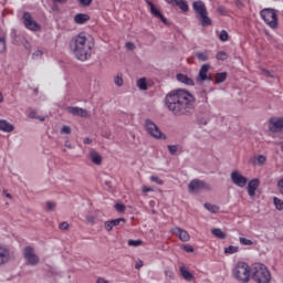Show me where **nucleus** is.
I'll return each instance as SVG.
<instances>
[{"label": "nucleus", "mask_w": 283, "mask_h": 283, "mask_svg": "<svg viewBox=\"0 0 283 283\" xmlns=\"http://www.w3.org/2000/svg\"><path fill=\"white\" fill-rule=\"evenodd\" d=\"M196 98L186 90L179 88L168 93L165 97V105L175 116H185L193 109Z\"/></svg>", "instance_id": "1"}, {"label": "nucleus", "mask_w": 283, "mask_h": 283, "mask_svg": "<svg viewBox=\"0 0 283 283\" xmlns=\"http://www.w3.org/2000/svg\"><path fill=\"white\" fill-rule=\"evenodd\" d=\"M93 49L94 42L85 33H80L71 40V50L78 61H87Z\"/></svg>", "instance_id": "2"}, {"label": "nucleus", "mask_w": 283, "mask_h": 283, "mask_svg": "<svg viewBox=\"0 0 283 283\" xmlns=\"http://www.w3.org/2000/svg\"><path fill=\"white\" fill-rule=\"evenodd\" d=\"M232 277L240 283L251 282V266L244 261H239L232 268Z\"/></svg>", "instance_id": "3"}, {"label": "nucleus", "mask_w": 283, "mask_h": 283, "mask_svg": "<svg viewBox=\"0 0 283 283\" xmlns=\"http://www.w3.org/2000/svg\"><path fill=\"white\" fill-rule=\"evenodd\" d=\"M251 277L256 283H271V271L262 263H254L251 266Z\"/></svg>", "instance_id": "4"}, {"label": "nucleus", "mask_w": 283, "mask_h": 283, "mask_svg": "<svg viewBox=\"0 0 283 283\" xmlns=\"http://www.w3.org/2000/svg\"><path fill=\"white\" fill-rule=\"evenodd\" d=\"M192 10L196 12L197 19L202 28L211 25L212 21L211 18H209V11H207V4H205V1L197 0L192 2Z\"/></svg>", "instance_id": "5"}, {"label": "nucleus", "mask_w": 283, "mask_h": 283, "mask_svg": "<svg viewBox=\"0 0 283 283\" xmlns=\"http://www.w3.org/2000/svg\"><path fill=\"white\" fill-rule=\"evenodd\" d=\"M260 15L271 30H277L280 23L277 20V11H275V9H263L260 12Z\"/></svg>", "instance_id": "6"}, {"label": "nucleus", "mask_w": 283, "mask_h": 283, "mask_svg": "<svg viewBox=\"0 0 283 283\" xmlns=\"http://www.w3.org/2000/svg\"><path fill=\"white\" fill-rule=\"evenodd\" d=\"M145 127H146V132L153 138L163 139V140H165L167 138V136H165V134H163L160 128L154 122H151V119H147L145 122Z\"/></svg>", "instance_id": "7"}, {"label": "nucleus", "mask_w": 283, "mask_h": 283, "mask_svg": "<svg viewBox=\"0 0 283 283\" xmlns=\"http://www.w3.org/2000/svg\"><path fill=\"white\" fill-rule=\"evenodd\" d=\"M23 255L27 260V264H29L30 266H36V264H39L40 262L39 255L34 253V248L30 245L24 248Z\"/></svg>", "instance_id": "8"}, {"label": "nucleus", "mask_w": 283, "mask_h": 283, "mask_svg": "<svg viewBox=\"0 0 283 283\" xmlns=\"http://www.w3.org/2000/svg\"><path fill=\"white\" fill-rule=\"evenodd\" d=\"M23 23L25 29L31 30V32H39V30H41V24L36 23V21L32 19V14H30V12H24Z\"/></svg>", "instance_id": "9"}, {"label": "nucleus", "mask_w": 283, "mask_h": 283, "mask_svg": "<svg viewBox=\"0 0 283 283\" xmlns=\"http://www.w3.org/2000/svg\"><path fill=\"white\" fill-rule=\"evenodd\" d=\"M231 180L233 185H235L237 187H240L241 189L247 187V182H249V179L242 176L241 172L238 170H234L231 172Z\"/></svg>", "instance_id": "10"}, {"label": "nucleus", "mask_w": 283, "mask_h": 283, "mask_svg": "<svg viewBox=\"0 0 283 283\" xmlns=\"http://www.w3.org/2000/svg\"><path fill=\"white\" fill-rule=\"evenodd\" d=\"M12 260V250L7 245L0 244V266H4Z\"/></svg>", "instance_id": "11"}, {"label": "nucleus", "mask_w": 283, "mask_h": 283, "mask_svg": "<svg viewBox=\"0 0 283 283\" xmlns=\"http://www.w3.org/2000/svg\"><path fill=\"white\" fill-rule=\"evenodd\" d=\"M269 129L274 134L282 132L283 129V117H271L269 120Z\"/></svg>", "instance_id": "12"}, {"label": "nucleus", "mask_w": 283, "mask_h": 283, "mask_svg": "<svg viewBox=\"0 0 283 283\" xmlns=\"http://www.w3.org/2000/svg\"><path fill=\"white\" fill-rule=\"evenodd\" d=\"M201 189H209V186L200 179H195L188 185V191L190 193H196L198 191H201Z\"/></svg>", "instance_id": "13"}, {"label": "nucleus", "mask_w": 283, "mask_h": 283, "mask_svg": "<svg viewBox=\"0 0 283 283\" xmlns=\"http://www.w3.org/2000/svg\"><path fill=\"white\" fill-rule=\"evenodd\" d=\"M170 233L172 235H176L177 238H179V240L181 242H189V240H191V235H189V232H187V230L180 228V227H175L170 230Z\"/></svg>", "instance_id": "14"}, {"label": "nucleus", "mask_w": 283, "mask_h": 283, "mask_svg": "<svg viewBox=\"0 0 283 283\" xmlns=\"http://www.w3.org/2000/svg\"><path fill=\"white\" fill-rule=\"evenodd\" d=\"M211 65L203 64L197 75V83H205V81H211V75H209V70Z\"/></svg>", "instance_id": "15"}, {"label": "nucleus", "mask_w": 283, "mask_h": 283, "mask_svg": "<svg viewBox=\"0 0 283 283\" xmlns=\"http://www.w3.org/2000/svg\"><path fill=\"white\" fill-rule=\"evenodd\" d=\"M146 3L149 7V10H150V13L153 14V17H156V19H160V21H163L167 25V18H165V15H163L160 10H158V8H156V6H154V2L147 0Z\"/></svg>", "instance_id": "16"}, {"label": "nucleus", "mask_w": 283, "mask_h": 283, "mask_svg": "<svg viewBox=\"0 0 283 283\" xmlns=\"http://www.w3.org/2000/svg\"><path fill=\"white\" fill-rule=\"evenodd\" d=\"M67 112L69 114H73V116H81L82 118H87V111L83 108L70 106L67 107Z\"/></svg>", "instance_id": "17"}, {"label": "nucleus", "mask_w": 283, "mask_h": 283, "mask_svg": "<svg viewBox=\"0 0 283 283\" xmlns=\"http://www.w3.org/2000/svg\"><path fill=\"white\" fill-rule=\"evenodd\" d=\"M266 164V156L264 155H254L250 158V165L262 167Z\"/></svg>", "instance_id": "18"}, {"label": "nucleus", "mask_w": 283, "mask_h": 283, "mask_svg": "<svg viewBox=\"0 0 283 283\" xmlns=\"http://www.w3.org/2000/svg\"><path fill=\"white\" fill-rule=\"evenodd\" d=\"M259 187H260V180H258V179L250 180V182L248 185V193H249V196H251V198H253V196H255V191L258 190Z\"/></svg>", "instance_id": "19"}, {"label": "nucleus", "mask_w": 283, "mask_h": 283, "mask_svg": "<svg viewBox=\"0 0 283 283\" xmlns=\"http://www.w3.org/2000/svg\"><path fill=\"white\" fill-rule=\"evenodd\" d=\"M0 132L10 134V133L14 132V126L12 124H10L8 120L0 119Z\"/></svg>", "instance_id": "20"}, {"label": "nucleus", "mask_w": 283, "mask_h": 283, "mask_svg": "<svg viewBox=\"0 0 283 283\" xmlns=\"http://www.w3.org/2000/svg\"><path fill=\"white\" fill-rule=\"evenodd\" d=\"M90 21V15L87 13H77L74 17V22L77 23V25H83Z\"/></svg>", "instance_id": "21"}, {"label": "nucleus", "mask_w": 283, "mask_h": 283, "mask_svg": "<svg viewBox=\"0 0 283 283\" xmlns=\"http://www.w3.org/2000/svg\"><path fill=\"white\" fill-rule=\"evenodd\" d=\"M179 271H180L181 277H184L186 282H191V280H193V274L189 272V269H187V266L180 265Z\"/></svg>", "instance_id": "22"}, {"label": "nucleus", "mask_w": 283, "mask_h": 283, "mask_svg": "<svg viewBox=\"0 0 283 283\" xmlns=\"http://www.w3.org/2000/svg\"><path fill=\"white\" fill-rule=\"evenodd\" d=\"M177 81H179V83H184L185 85H190V86L195 85L191 77H189L182 73L177 74Z\"/></svg>", "instance_id": "23"}, {"label": "nucleus", "mask_w": 283, "mask_h": 283, "mask_svg": "<svg viewBox=\"0 0 283 283\" xmlns=\"http://www.w3.org/2000/svg\"><path fill=\"white\" fill-rule=\"evenodd\" d=\"M211 233H212V235H214V238H218L219 240L227 239V233L224 231H222V229H220V228L212 229Z\"/></svg>", "instance_id": "24"}, {"label": "nucleus", "mask_w": 283, "mask_h": 283, "mask_svg": "<svg viewBox=\"0 0 283 283\" xmlns=\"http://www.w3.org/2000/svg\"><path fill=\"white\" fill-rule=\"evenodd\" d=\"M91 160L94 165H101L103 163V157L96 151H91Z\"/></svg>", "instance_id": "25"}, {"label": "nucleus", "mask_w": 283, "mask_h": 283, "mask_svg": "<svg viewBox=\"0 0 283 283\" xmlns=\"http://www.w3.org/2000/svg\"><path fill=\"white\" fill-rule=\"evenodd\" d=\"M175 6H178L181 12H189V4L187 3V0H177Z\"/></svg>", "instance_id": "26"}, {"label": "nucleus", "mask_w": 283, "mask_h": 283, "mask_svg": "<svg viewBox=\"0 0 283 283\" xmlns=\"http://www.w3.org/2000/svg\"><path fill=\"white\" fill-rule=\"evenodd\" d=\"M195 56L198 59V61H201L205 63L209 59V51H198Z\"/></svg>", "instance_id": "27"}, {"label": "nucleus", "mask_w": 283, "mask_h": 283, "mask_svg": "<svg viewBox=\"0 0 283 283\" xmlns=\"http://www.w3.org/2000/svg\"><path fill=\"white\" fill-rule=\"evenodd\" d=\"M214 81L217 84L224 83V81H227V72L217 73L214 75Z\"/></svg>", "instance_id": "28"}, {"label": "nucleus", "mask_w": 283, "mask_h": 283, "mask_svg": "<svg viewBox=\"0 0 283 283\" xmlns=\"http://www.w3.org/2000/svg\"><path fill=\"white\" fill-rule=\"evenodd\" d=\"M205 209H207V211H210V213H218V211H220V207L212 203H205Z\"/></svg>", "instance_id": "29"}, {"label": "nucleus", "mask_w": 283, "mask_h": 283, "mask_svg": "<svg viewBox=\"0 0 283 283\" xmlns=\"http://www.w3.org/2000/svg\"><path fill=\"white\" fill-rule=\"evenodd\" d=\"M238 251H240V248L235 245H229L224 249V253H228L230 255H233V253H238Z\"/></svg>", "instance_id": "30"}, {"label": "nucleus", "mask_w": 283, "mask_h": 283, "mask_svg": "<svg viewBox=\"0 0 283 283\" xmlns=\"http://www.w3.org/2000/svg\"><path fill=\"white\" fill-rule=\"evenodd\" d=\"M137 87H139V90H147V80L145 77H142L137 81Z\"/></svg>", "instance_id": "31"}, {"label": "nucleus", "mask_w": 283, "mask_h": 283, "mask_svg": "<svg viewBox=\"0 0 283 283\" xmlns=\"http://www.w3.org/2000/svg\"><path fill=\"white\" fill-rule=\"evenodd\" d=\"M239 242L243 247H253V241H251L250 239L243 238V237L239 238Z\"/></svg>", "instance_id": "32"}, {"label": "nucleus", "mask_w": 283, "mask_h": 283, "mask_svg": "<svg viewBox=\"0 0 283 283\" xmlns=\"http://www.w3.org/2000/svg\"><path fill=\"white\" fill-rule=\"evenodd\" d=\"M274 205H275V208L279 210V211H283V200L277 198V197H274Z\"/></svg>", "instance_id": "33"}, {"label": "nucleus", "mask_w": 283, "mask_h": 283, "mask_svg": "<svg viewBox=\"0 0 283 283\" xmlns=\"http://www.w3.org/2000/svg\"><path fill=\"white\" fill-rule=\"evenodd\" d=\"M218 61H227L229 59V54L224 51H220L217 53Z\"/></svg>", "instance_id": "34"}, {"label": "nucleus", "mask_w": 283, "mask_h": 283, "mask_svg": "<svg viewBox=\"0 0 283 283\" xmlns=\"http://www.w3.org/2000/svg\"><path fill=\"white\" fill-rule=\"evenodd\" d=\"M219 39L224 43L227 41H229V33L227 32V30H222L219 34Z\"/></svg>", "instance_id": "35"}, {"label": "nucleus", "mask_w": 283, "mask_h": 283, "mask_svg": "<svg viewBox=\"0 0 283 283\" xmlns=\"http://www.w3.org/2000/svg\"><path fill=\"white\" fill-rule=\"evenodd\" d=\"M6 36H0V54H3L6 52Z\"/></svg>", "instance_id": "36"}, {"label": "nucleus", "mask_w": 283, "mask_h": 283, "mask_svg": "<svg viewBox=\"0 0 283 283\" xmlns=\"http://www.w3.org/2000/svg\"><path fill=\"white\" fill-rule=\"evenodd\" d=\"M111 222L113 223V227H118V226H120V222H123L125 224L126 220H125V218H118V219L111 220Z\"/></svg>", "instance_id": "37"}, {"label": "nucleus", "mask_w": 283, "mask_h": 283, "mask_svg": "<svg viewBox=\"0 0 283 283\" xmlns=\"http://www.w3.org/2000/svg\"><path fill=\"white\" fill-rule=\"evenodd\" d=\"M151 182H156V185H165V181L160 179L158 176H151L150 177Z\"/></svg>", "instance_id": "38"}, {"label": "nucleus", "mask_w": 283, "mask_h": 283, "mask_svg": "<svg viewBox=\"0 0 283 283\" xmlns=\"http://www.w3.org/2000/svg\"><path fill=\"white\" fill-rule=\"evenodd\" d=\"M143 240H128V247H140Z\"/></svg>", "instance_id": "39"}, {"label": "nucleus", "mask_w": 283, "mask_h": 283, "mask_svg": "<svg viewBox=\"0 0 283 283\" xmlns=\"http://www.w3.org/2000/svg\"><path fill=\"white\" fill-rule=\"evenodd\" d=\"M114 83L115 85H117V87H123V76L120 75L115 76Z\"/></svg>", "instance_id": "40"}, {"label": "nucleus", "mask_w": 283, "mask_h": 283, "mask_svg": "<svg viewBox=\"0 0 283 283\" xmlns=\"http://www.w3.org/2000/svg\"><path fill=\"white\" fill-rule=\"evenodd\" d=\"M86 222L88 224H96V216L87 214L86 216Z\"/></svg>", "instance_id": "41"}, {"label": "nucleus", "mask_w": 283, "mask_h": 283, "mask_svg": "<svg viewBox=\"0 0 283 283\" xmlns=\"http://www.w3.org/2000/svg\"><path fill=\"white\" fill-rule=\"evenodd\" d=\"M151 191H154V188H151V187H147V186H143V187H142V193H143V196H147V193H149V192H151Z\"/></svg>", "instance_id": "42"}, {"label": "nucleus", "mask_w": 283, "mask_h": 283, "mask_svg": "<svg viewBox=\"0 0 283 283\" xmlns=\"http://www.w3.org/2000/svg\"><path fill=\"white\" fill-rule=\"evenodd\" d=\"M104 229H106V231H112V229H114V223H112V220L105 221Z\"/></svg>", "instance_id": "43"}, {"label": "nucleus", "mask_w": 283, "mask_h": 283, "mask_svg": "<svg viewBox=\"0 0 283 283\" xmlns=\"http://www.w3.org/2000/svg\"><path fill=\"white\" fill-rule=\"evenodd\" d=\"M80 6H83L84 8H87L88 6H92L93 0H77Z\"/></svg>", "instance_id": "44"}, {"label": "nucleus", "mask_w": 283, "mask_h": 283, "mask_svg": "<svg viewBox=\"0 0 283 283\" xmlns=\"http://www.w3.org/2000/svg\"><path fill=\"white\" fill-rule=\"evenodd\" d=\"M182 249L186 253H193V247L191 244H184Z\"/></svg>", "instance_id": "45"}, {"label": "nucleus", "mask_w": 283, "mask_h": 283, "mask_svg": "<svg viewBox=\"0 0 283 283\" xmlns=\"http://www.w3.org/2000/svg\"><path fill=\"white\" fill-rule=\"evenodd\" d=\"M168 150L170 151L171 156H176V153L178 151V146H168Z\"/></svg>", "instance_id": "46"}, {"label": "nucleus", "mask_w": 283, "mask_h": 283, "mask_svg": "<svg viewBox=\"0 0 283 283\" xmlns=\"http://www.w3.org/2000/svg\"><path fill=\"white\" fill-rule=\"evenodd\" d=\"M115 209H116V211H118L119 213H123V211H125V205H123V203H116V205H115Z\"/></svg>", "instance_id": "47"}, {"label": "nucleus", "mask_w": 283, "mask_h": 283, "mask_svg": "<svg viewBox=\"0 0 283 283\" xmlns=\"http://www.w3.org/2000/svg\"><path fill=\"white\" fill-rule=\"evenodd\" d=\"M72 128H70V126H63L61 129L62 134H71Z\"/></svg>", "instance_id": "48"}, {"label": "nucleus", "mask_w": 283, "mask_h": 283, "mask_svg": "<svg viewBox=\"0 0 283 283\" xmlns=\"http://www.w3.org/2000/svg\"><path fill=\"white\" fill-rule=\"evenodd\" d=\"M277 189L283 195V178L277 181Z\"/></svg>", "instance_id": "49"}, {"label": "nucleus", "mask_w": 283, "mask_h": 283, "mask_svg": "<svg viewBox=\"0 0 283 283\" xmlns=\"http://www.w3.org/2000/svg\"><path fill=\"white\" fill-rule=\"evenodd\" d=\"M54 207H56L55 202H53V201L46 202V208L49 211H52V209H54Z\"/></svg>", "instance_id": "50"}, {"label": "nucleus", "mask_w": 283, "mask_h": 283, "mask_svg": "<svg viewBox=\"0 0 283 283\" xmlns=\"http://www.w3.org/2000/svg\"><path fill=\"white\" fill-rule=\"evenodd\" d=\"M59 228L62 230V231H66V229L70 228V224L67 222H62L60 223Z\"/></svg>", "instance_id": "51"}, {"label": "nucleus", "mask_w": 283, "mask_h": 283, "mask_svg": "<svg viewBox=\"0 0 283 283\" xmlns=\"http://www.w3.org/2000/svg\"><path fill=\"white\" fill-rule=\"evenodd\" d=\"M43 56V52L41 50H38L33 53V59H41Z\"/></svg>", "instance_id": "52"}, {"label": "nucleus", "mask_w": 283, "mask_h": 283, "mask_svg": "<svg viewBox=\"0 0 283 283\" xmlns=\"http://www.w3.org/2000/svg\"><path fill=\"white\" fill-rule=\"evenodd\" d=\"M217 11L219 12V14H222V15L227 14V10L224 9V7H219Z\"/></svg>", "instance_id": "53"}, {"label": "nucleus", "mask_w": 283, "mask_h": 283, "mask_svg": "<svg viewBox=\"0 0 283 283\" xmlns=\"http://www.w3.org/2000/svg\"><path fill=\"white\" fill-rule=\"evenodd\" d=\"M135 48H136V45H134L133 42H127V43H126V49H127V50H135Z\"/></svg>", "instance_id": "54"}, {"label": "nucleus", "mask_w": 283, "mask_h": 283, "mask_svg": "<svg viewBox=\"0 0 283 283\" xmlns=\"http://www.w3.org/2000/svg\"><path fill=\"white\" fill-rule=\"evenodd\" d=\"M166 3H169V6H176V3L178 2V0H165Z\"/></svg>", "instance_id": "55"}, {"label": "nucleus", "mask_w": 283, "mask_h": 283, "mask_svg": "<svg viewBox=\"0 0 283 283\" xmlns=\"http://www.w3.org/2000/svg\"><path fill=\"white\" fill-rule=\"evenodd\" d=\"M135 269H143V261L137 262Z\"/></svg>", "instance_id": "56"}, {"label": "nucleus", "mask_w": 283, "mask_h": 283, "mask_svg": "<svg viewBox=\"0 0 283 283\" xmlns=\"http://www.w3.org/2000/svg\"><path fill=\"white\" fill-rule=\"evenodd\" d=\"M97 283H109V281H107L103 277H99V279H97Z\"/></svg>", "instance_id": "57"}, {"label": "nucleus", "mask_w": 283, "mask_h": 283, "mask_svg": "<svg viewBox=\"0 0 283 283\" xmlns=\"http://www.w3.org/2000/svg\"><path fill=\"white\" fill-rule=\"evenodd\" d=\"M54 3H67V0H53Z\"/></svg>", "instance_id": "58"}, {"label": "nucleus", "mask_w": 283, "mask_h": 283, "mask_svg": "<svg viewBox=\"0 0 283 283\" xmlns=\"http://www.w3.org/2000/svg\"><path fill=\"white\" fill-rule=\"evenodd\" d=\"M30 118H36V112H34V111L31 112V113H30Z\"/></svg>", "instance_id": "59"}, {"label": "nucleus", "mask_w": 283, "mask_h": 283, "mask_svg": "<svg viewBox=\"0 0 283 283\" xmlns=\"http://www.w3.org/2000/svg\"><path fill=\"white\" fill-rule=\"evenodd\" d=\"M90 143H92V139H90V138H85V139H84V144H85V145H90Z\"/></svg>", "instance_id": "60"}, {"label": "nucleus", "mask_w": 283, "mask_h": 283, "mask_svg": "<svg viewBox=\"0 0 283 283\" xmlns=\"http://www.w3.org/2000/svg\"><path fill=\"white\" fill-rule=\"evenodd\" d=\"M0 103H3V93L0 92Z\"/></svg>", "instance_id": "61"}, {"label": "nucleus", "mask_w": 283, "mask_h": 283, "mask_svg": "<svg viewBox=\"0 0 283 283\" xmlns=\"http://www.w3.org/2000/svg\"><path fill=\"white\" fill-rule=\"evenodd\" d=\"M35 118H38V119L41 120V122L45 120V117H41V116H40V117H36V116H35Z\"/></svg>", "instance_id": "62"}, {"label": "nucleus", "mask_w": 283, "mask_h": 283, "mask_svg": "<svg viewBox=\"0 0 283 283\" xmlns=\"http://www.w3.org/2000/svg\"><path fill=\"white\" fill-rule=\"evenodd\" d=\"M7 198H12V195L6 193Z\"/></svg>", "instance_id": "63"}, {"label": "nucleus", "mask_w": 283, "mask_h": 283, "mask_svg": "<svg viewBox=\"0 0 283 283\" xmlns=\"http://www.w3.org/2000/svg\"><path fill=\"white\" fill-rule=\"evenodd\" d=\"M281 149H282V151H283V142L281 143Z\"/></svg>", "instance_id": "64"}]
</instances>
